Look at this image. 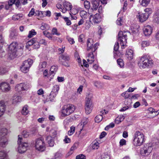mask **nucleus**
Segmentation results:
<instances>
[{
	"label": "nucleus",
	"instance_id": "obj_1",
	"mask_svg": "<svg viewBox=\"0 0 159 159\" xmlns=\"http://www.w3.org/2000/svg\"><path fill=\"white\" fill-rule=\"evenodd\" d=\"M144 142V136L143 134L139 132H137L134 135L133 140V144L135 146H140Z\"/></svg>",
	"mask_w": 159,
	"mask_h": 159
},
{
	"label": "nucleus",
	"instance_id": "obj_2",
	"mask_svg": "<svg viewBox=\"0 0 159 159\" xmlns=\"http://www.w3.org/2000/svg\"><path fill=\"white\" fill-rule=\"evenodd\" d=\"M75 110V107L73 105L69 104L65 105L62 108L61 116L63 117L68 116L73 113Z\"/></svg>",
	"mask_w": 159,
	"mask_h": 159
},
{
	"label": "nucleus",
	"instance_id": "obj_3",
	"mask_svg": "<svg viewBox=\"0 0 159 159\" xmlns=\"http://www.w3.org/2000/svg\"><path fill=\"white\" fill-rule=\"evenodd\" d=\"M22 138L20 135L18 136V143L19 145L18 151L20 153H23L27 150V148L28 146V144L27 143H21Z\"/></svg>",
	"mask_w": 159,
	"mask_h": 159
},
{
	"label": "nucleus",
	"instance_id": "obj_4",
	"mask_svg": "<svg viewBox=\"0 0 159 159\" xmlns=\"http://www.w3.org/2000/svg\"><path fill=\"white\" fill-rule=\"evenodd\" d=\"M152 63V61L150 60L146 56H143L140 59L138 62V65L140 68H145L148 64Z\"/></svg>",
	"mask_w": 159,
	"mask_h": 159
},
{
	"label": "nucleus",
	"instance_id": "obj_5",
	"mask_svg": "<svg viewBox=\"0 0 159 159\" xmlns=\"http://www.w3.org/2000/svg\"><path fill=\"white\" fill-rule=\"evenodd\" d=\"M34 146L36 150L41 152L43 151L45 149V144L43 140L40 139H37Z\"/></svg>",
	"mask_w": 159,
	"mask_h": 159
},
{
	"label": "nucleus",
	"instance_id": "obj_6",
	"mask_svg": "<svg viewBox=\"0 0 159 159\" xmlns=\"http://www.w3.org/2000/svg\"><path fill=\"white\" fill-rule=\"evenodd\" d=\"M33 61L31 59H29L25 61L20 67V69L22 71L25 73H27Z\"/></svg>",
	"mask_w": 159,
	"mask_h": 159
},
{
	"label": "nucleus",
	"instance_id": "obj_7",
	"mask_svg": "<svg viewBox=\"0 0 159 159\" xmlns=\"http://www.w3.org/2000/svg\"><path fill=\"white\" fill-rule=\"evenodd\" d=\"M93 40L92 39H89L87 41V50L88 51H91L94 52L97 49V43L93 45Z\"/></svg>",
	"mask_w": 159,
	"mask_h": 159
},
{
	"label": "nucleus",
	"instance_id": "obj_8",
	"mask_svg": "<svg viewBox=\"0 0 159 159\" xmlns=\"http://www.w3.org/2000/svg\"><path fill=\"white\" fill-rule=\"evenodd\" d=\"M29 88V85L26 84L20 83L18 84L15 87L16 91L20 92L27 90Z\"/></svg>",
	"mask_w": 159,
	"mask_h": 159
},
{
	"label": "nucleus",
	"instance_id": "obj_9",
	"mask_svg": "<svg viewBox=\"0 0 159 159\" xmlns=\"http://www.w3.org/2000/svg\"><path fill=\"white\" fill-rule=\"evenodd\" d=\"M93 105L90 99H88L86 103L85 112L87 114H90L92 111Z\"/></svg>",
	"mask_w": 159,
	"mask_h": 159
},
{
	"label": "nucleus",
	"instance_id": "obj_10",
	"mask_svg": "<svg viewBox=\"0 0 159 159\" xmlns=\"http://www.w3.org/2000/svg\"><path fill=\"white\" fill-rule=\"evenodd\" d=\"M0 89L3 92H7L11 89L9 84L6 82H2L0 84Z\"/></svg>",
	"mask_w": 159,
	"mask_h": 159
},
{
	"label": "nucleus",
	"instance_id": "obj_11",
	"mask_svg": "<svg viewBox=\"0 0 159 159\" xmlns=\"http://www.w3.org/2000/svg\"><path fill=\"white\" fill-rule=\"evenodd\" d=\"M137 17L139 19V21L141 22L146 21L148 17V15L147 13H144L143 12L138 13Z\"/></svg>",
	"mask_w": 159,
	"mask_h": 159
},
{
	"label": "nucleus",
	"instance_id": "obj_12",
	"mask_svg": "<svg viewBox=\"0 0 159 159\" xmlns=\"http://www.w3.org/2000/svg\"><path fill=\"white\" fill-rule=\"evenodd\" d=\"M17 43L16 42H13L9 46V49L11 53L15 54L17 51Z\"/></svg>",
	"mask_w": 159,
	"mask_h": 159
},
{
	"label": "nucleus",
	"instance_id": "obj_13",
	"mask_svg": "<svg viewBox=\"0 0 159 159\" xmlns=\"http://www.w3.org/2000/svg\"><path fill=\"white\" fill-rule=\"evenodd\" d=\"M152 149L151 146H147L144 148L143 151L141 152V154L143 156H148L151 152Z\"/></svg>",
	"mask_w": 159,
	"mask_h": 159
},
{
	"label": "nucleus",
	"instance_id": "obj_14",
	"mask_svg": "<svg viewBox=\"0 0 159 159\" xmlns=\"http://www.w3.org/2000/svg\"><path fill=\"white\" fill-rule=\"evenodd\" d=\"M90 19L94 23H97L101 21V18L99 14H96L94 15H91Z\"/></svg>",
	"mask_w": 159,
	"mask_h": 159
},
{
	"label": "nucleus",
	"instance_id": "obj_15",
	"mask_svg": "<svg viewBox=\"0 0 159 159\" xmlns=\"http://www.w3.org/2000/svg\"><path fill=\"white\" fill-rule=\"evenodd\" d=\"M63 5L64 7L62 10V11L63 13H65L67 11L71 10L72 8V5L68 2H64Z\"/></svg>",
	"mask_w": 159,
	"mask_h": 159
},
{
	"label": "nucleus",
	"instance_id": "obj_16",
	"mask_svg": "<svg viewBox=\"0 0 159 159\" xmlns=\"http://www.w3.org/2000/svg\"><path fill=\"white\" fill-rule=\"evenodd\" d=\"M59 89V87L57 85H56L53 87L52 90L50 94L51 98L52 99L55 97L58 93Z\"/></svg>",
	"mask_w": 159,
	"mask_h": 159
},
{
	"label": "nucleus",
	"instance_id": "obj_17",
	"mask_svg": "<svg viewBox=\"0 0 159 159\" xmlns=\"http://www.w3.org/2000/svg\"><path fill=\"white\" fill-rule=\"evenodd\" d=\"M152 29L149 25L145 26L143 29V31L144 34L146 36L150 35L152 32Z\"/></svg>",
	"mask_w": 159,
	"mask_h": 159
},
{
	"label": "nucleus",
	"instance_id": "obj_18",
	"mask_svg": "<svg viewBox=\"0 0 159 159\" xmlns=\"http://www.w3.org/2000/svg\"><path fill=\"white\" fill-rule=\"evenodd\" d=\"M5 110V103L4 101H0V117L4 113Z\"/></svg>",
	"mask_w": 159,
	"mask_h": 159
},
{
	"label": "nucleus",
	"instance_id": "obj_19",
	"mask_svg": "<svg viewBox=\"0 0 159 159\" xmlns=\"http://www.w3.org/2000/svg\"><path fill=\"white\" fill-rule=\"evenodd\" d=\"M93 52H91L89 53L88 55L87 61L89 64H92L94 61V56L93 53Z\"/></svg>",
	"mask_w": 159,
	"mask_h": 159
},
{
	"label": "nucleus",
	"instance_id": "obj_20",
	"mask_svg": "<svg viewBox=\"0 0 159 159\" xmlns=\"http://www.w3.org/2000/svg\"><path fill=\"white\" fill-rule=\"evenodd\" d=\"M70 59V57L68 56L66 54L62 55L60 57V60L62 64L64 65H66L64 63V62L66 61H68Z\"/></svg>",
	"mask_w": 159,
	"mask_h": 159
},
{
	"label": "nucleus",
	"instance_id": "obj_21",
	"mask_svg": "<svg viewBox=\"0 0 159 159\" xmlns=\"http://www.w3.org/2000/svg\"><path fill=\"white\" fill-rule=\"evenodd\" d=\"M126 56L129 59L131 60L132 59L133 57V52L131 49H128L126 51Z\"/></svg>",
	"mask_w": 159,
	"mask_h": 159
},
{
	"label": "nucleus",
	"instance_id": "obj_22",
	"mask_svg": "<svg viewBox=\"0 0 159 159\" xmlns=\"http://www.w3.org/2000/svg\"><path fill=\"white\" fill-rule=\"evenodd\" d=\"M54 138L51 136H48L46 138V140L50 146H53L54 145Z\"/></svg>",
	"mask_w": 159,
	"mask_h": 159
},
{
	"label": "nucleus",
	"instance_id": "obj_23",
	"mask_svg": "<svg viewBox=\"0 0 159 159\" xmlns=\"http://www.w3.org/2000/svg\"><path fill=\"white\" fill-rule=\"evenodd\" d=\"M127 37H123L121 38V37H120V39H118L120 41V44L121 45V46L124 47L125 46L126 43V40Z\"/></svg>",
	"mask_w": 159,
	"mask_h": 159
},
{
	"label": "nucleus",
	"instance_id": "obj_24",
	"mask_svg": "<svg viewBox=\"0 0 159 159\" xmlns=\"http://www.w3.org/2000/svg\"><path fill=\"white\" fill-rule=\"evenodd\" d=\"M140 4L143 7H146L150 2V0H139Z\"/></svg>",
	"mask_w": 159,
	"mask_h": 159
},
{
	"label": "nucleus",
	"instance_id": "obj_25",
	"mask_svg": "<svg viewBox=\"0 0 159 159\" xmlns=\"http://www.w3.org/2000/svg\"><path fill=\"white\" fill-rule=\"evenodd\" d=\"M125 118L124 116L121 115L118 116L115 120V122L116 124H118L121 121H123Z\"/></svg>",
	"mask_w": 159,
	"mask_h": 159
},
{
	"label": "nucleus",
	"instance_id": "obj_26",
	"mask_svg": "<svg viewBox=\"0 0 159 159\" xmlns=\"http://www.w3.org/2000/svg\"><path fill=\"white\" fill-rule=\"evenodd\" d=\"M29 112L28 109V107L27 106H25L23 108L21 111V113L24 115H27Z\"/></svg>",
	"mask_w": 159,
	"mask_h": 159
},
{
	"label": "nucleus",
	"instance_id": "obj_27",
	"mask_svg": "<svg viewBox=\"0 0 159 159\" xmlns=\"http://www.w3.org/2000/svg\"><path fill=\"white\" fill-rule=\"evenodd\" d=\"M154 21L155 23H159V11H157L155 13Z\"/></svg>",
	"mask_w": 159,
	"mask_h": 159
},
{
	"label": "nucleus",
	"instance_id": "obj_28",
	"mask_svg": "<svg viewBox=\"0 0 159 159\" xmlns=\"http://www.w3.org/2000/svg\"><path fill=\"white\" fill-rule=\"evenodd\" d=\"M84 8L87 10H89L90 7V3L89 1L86 0L84 1Z\"/></svg>",
	"mask_w": 159,
	"mask_h": 159
},
{
	"label": "nucleus",
	"instance_id": "obj_29",
	"mask_svg": "<svg viewBox=\"0 0 159 159\" xmlns=\"http://www.w3.org/2000/svg\"><path fill=\"white\" fill-rule=\"evenodd\" d=\"M118 39H120V37H121V38L123 37H127V34L126 32H123L122 31H120L118 34Z\"/></svg>",
	"mask_w": 159,
	"mask_h": 159
},
{
	"label": "nucleus",
	"instance_id": "obj_30",
	"mask_svg": "<svg viewBox=\"0 0 159 159\" xmlns=\"http://www.w3.org/2000/svg\"><path fill=\"white\" fill-rule=\"evenodd\" d=\"M57 70V67L55 66H52L50 69V74H54Z\"/></svg>",
	"mask_w": 159,
	"mask_h": 159
},
{
	"label": "nucleus",
	"instance_id": "obj_31",
	"mask_svg": "<svg viewBox=\"0 0 159 159\" xmlns=\"http://www.w3.org/2000/svg\"><path fill=\"white\" fill-rule=\"evenodd\" d=\"M51 34L57 35H60L61 34L60 33L58 32L56 28H53L52 29L51 31Z\"/></svg>",
	"mask_w": 159,
	"mask_h": 159
},
{
	"label": "nucleus",
	"instance_id": "obj_32",
	"mask_svg": "<svg viewBox=\"0 0 159 159\" xmlns=\"http://www.w3.org/2000/svg\"><path fill=\"white\" fill-rule=\"evenodd\" d=\"M149 44V43L146 41H142L141 44L142 47L144 48H145L148 46Z\"/></svg>",
	"mask_w": 159,
	"mask_h": 159
},
{
	"label": "nucleus",
	"instance_id": "obj_33",
	"mask_svg": "<svg viewBox=\"0 0 159 159\" xmlns=\"http://www.w3.org/2000/svg\"><path fill=\"white\" fill-rule=\"evenodd\" d=\"M102 119V116L101 115H98L95 118V122L97 123H99Z\"/></svg>",
	"mask_w": 159,
	"mask_h": 159
},
{
	"label": "nucleus",
	"instance_id": "obj_34",
	"mask_svg": "<svg viewBox=\"0 0 159 159\" xmlns=\"http://www.w3.org/2000/svg\"><path fill=\"white\" fill-rule=\"evenodd\" d=\"M34 43V39H31L30 41H28L26 43V48L29 49V46H31Z\"/></svg>",
	"mask_w": 159,
	"mask_h": 159
},
{
	"label": "nucleus",
	"instance_id": "obj_35",
	"mask_svg": "<svg viewBox=\"0 0 159 159\" xmlns=\"http://www.w3.org/2000/svg\"><path fill=\"white\" fill-rule=\"evenodd\" d=\"M75 130V127L74 126L70 127V130L68 131V134L69 135H71L74 133Z\"/></svg>",
	"mask_w": 159,
	"mask_h": 159
},
{
	"label": "nucleus",
	"instance_id": "obj_36",
	"mask_svg": "<svg viewBox=\"0 0 159 159\" xmlns=\"http://www.w3.org/2000/svg\"><path fill=\"white\" fill-rule=\"evenodd\" d=\"M17 36L16 33L15 31H11L9 33V37L11 39H13Z\"/></svg>",
	"mask_w": 159,
	"mask_h": 159
},
{
	"label": "nucleus",
	"instance_id": "obj_37",
	"mask_svg": "<svg viewBox=\"0 0 159 159\" xmlns=\"http://www.w3.org/2000/svg\"><path fill=\"white\" fill-rule=\"evenodd\" d=\"M100 3H94L92 2V9L94 10H96L98 9Z\"/></svg>",
	"mask_w": 159,
	"mask_h": 159
},
{
	"label": "nucleus",
	"instance_id": "obj_38",
	"mask_svg": "<svg viewBox=\"0 0 159 159\" xmlns=\"http://www.w3.org/2000/svg\"><path fill=\"white\" fill-rule=\"evenodd\" d=\"M43 34L49 39H52V34L46 31L43 32Z\"/></svg>",
	"mask_w": 159,
	"mask_h": 159
},
{
	"label": "nucleus",
	"instance_id": "obj_39",
	"mask_svg": "<svg viewBox=\"0 0 159 159\" xmlns=\"http://www.w3.org/2000/svg\"><path fill=\"white\" fill-rule=\"evenodd\" d=\"M117 62L118 65L121 67H122L124 66V63L123 60L121 59H119L117 60Z\"/></svg>",
	"mask_w": 159,
	"mask_h": 159
},
{
	"label": "nucleus",
	"instance_id": "obj_40",
	"mask_svg": "<svg viewBox=\"0 0 159 159\" xmlns=\"http://www.w3.org/2000/svg\"><path fill=\"white\" fill-rule=\"evenodd\" d=\"M36 34V32L34 30H32L29 32V35L28 36L29 38H31L33 36Z\"/></svg>",
	"mask_w": 159,
	"mask_h": 159
},
{
	"label": "nucleus",
	"instance_id": "obj_41",
	"mask_svg": "<svg viewBox=\"0 0 159 159\" xmlns=\"http://www.w3.org/2000/svg\"><path fill=\"white\" fill-rule=\"evenodd\" d=\"M80 15L81 17L86 18L88 14L85 11L82 10L80 12Z\"/></svg>",
	"mask_w": 159,
	"mask_h": 159
},
{
	"label": "nucleus",
	"instance_id": "obj_42",
	"mask_svg": "<svg viewBox=\"0 0 159 159\" xmlns=\"http://www.w3.org/2000/svg\"><path fill=\"white\" fill-rule=\"evenodd\" d=\"M7 131L6 129H2L0 131V135H5L7 134Z\"/></svg>",
	"mask_w": 159,
	"mask_h": 159
},
{
	"label": "nucleus",
	"instance_id": "obj_43",
	"mask_svg": "<svg viewBox=\"0 0 159 159\" xmlns=\"http://www.w3.org/2000/svg\"><path fill=\"white\" fill-rule=\"evenodd\" d=\"M143 12L147 13L148 15V16H149L150 14L152 12V9L150 8H147L144 10Z\"/></svg>",
	"mask_w": 159,
	"mask_h": 159
},
{
	"label": "nucleus",
	"instance_id": "obj_44",
	"mask_svg": "<svg viewBox=\"0 0 159 159\" xmlns=\"http://www.w3.org/2000/svg\"><path fill=\"white\" fill-rule=\"evenodd\" d=\"M76 148V145L75 144L73 145L71 148L70 151L68 152V153L69 154V155L73 153V151L75 150Z\"/></svg>",
	"mask_w": 159,
	"mask_h": 159
},
{
	"label": "nucleus",
	"instance_id": "obj_45",
	"mask_svg": "<svg viewBox=\"0 0 159 159\" xmlns=\"http://www.w3.org/2000/svg\"><path fill=\"white\" fill-rule=\"evenodd\" d=\"M6 154L3 152H0V159H6Z\"/></svg>",
	"mask_w": 159,
	"mask_h": 159
},
{
	"label": "nucleus",
	"instance_id": "obj_46",
	"mask_svg": "<svg viewBox=\"0 0 159 159\" xmlns=\"http://www.w3.org/2000/svg\"><path fill=\"white\" fill-rule=\"evenodd\" d=\"M34 14L35 10L34 8H32L28 14V16L29 17H32Z\"/></svg>",
	"mask_w": 159,
	"mask_h": 159
},
{
	"label": "nucleus",
	"instance_id": "obj_47",
	"mask_svg": "<svg viewBox=\"0 0 159 159\" xmlns=\"http://www.w3.org/2000/svg\"><path fill=\"white\" fill-rule=\"evenodd\" d=\"M98 143V142H96L95 143L93 144L92 146V148L93 149H97L99 147Z\"/></svg>",
	"mask_w": 159,
	"mask_h": 159
},
{
	"label": "nucleus",
	"instance_id": "obj_48",
	"mask_svg": "<svg viewBox=\"0 0 159 159\" xmlns=\"http://www.w3.org/2000/svg\"><path fill=\"white\" fill-rule=\"evenodd\" d=\"M64 19L65 20V21L66 22V25H70L71 24V21L69 19V18L68 17H64Z\"/></svg>",
	"mask_w": 159,
	"mask_h": 159
},
{
	"label": "nucleus",
	"instance_id": "obj_49",
	"mask_svg": "<svg viewBox=\"0 0 159 159\" xmlns=\"http://www.w3.org/2000/svg\"><path fill=\"white\" fill-rule=\"evenodd\" d=\"M52 136L53 138H55L56 137L57 133L56 131L53 130L51 131Z\"/></svg>",
	"mask_w": 159,
	"mask_h": 159
},
{
	"label": "nucleus",
	"instance_id": "obj_50",
	"mask_svg": "<svg viewBox=\"0 0 159 159\" xmlns=\"http://www.w3.org/2000/svg\"><path fill=\"white\" fill-rule=\"evenodd\" d=\"M47 63L45 61H43L39 65L40 68H45L47 66Z\"/></svg>",
	"mask_w": 159,
	"mask_h": 159
},
{
	"label": "nucleus",
	"instance_id": "obj_51",
	"mask_svg": "<svg viewBox=\"0 0 159 159\" xmlns=\"http://www.w3.org/2000/svg\"><path fill=\"white\" fill-rule=\"evenodd\" d=\"M21 97H17L13 99V103H15L16 102H20L21 101Z\"/></svg>",
	"mask_w": 159,
	"mask_h": 159
},
{
	"label": "nucleus",
	"instance_id": "obj_52",
	"mask_svg": "<svg viewBox=\"0 0 159 159\" xmlns=\"http://www.w3.org/2000/svg\"><path fill=\"white\" fill-rule=\"evenodd\" d=\"M4 43V40L1 34H0V47H2L3 43Z\"/></svg>",
	"mask_w": 159,
	"mask_h": 159
},
{
	"label": "nucleus",
	"instance_id": "obj_53",
	"mask_svg": "<svg viewBox=\"0 0 159 159\" xmlns=\"http://www.w3.org/2000/svg\"><path fill=\"white\" fill-rule=\"evenodd\" d=\"M76 159H86L85 156L81 154L77 156L76 157Z\"/></svg>",
	"mask_w": 159,
	"mask_h": 159
},
{
	"label": "nucleus",
	"instance_id": "obj_54",
	"mask_svg": "<svg viewBox=\"0 0 159 159\" xmlns=\"http://www.w3.org/2000/svg\"><path fill=\"white\" fill-rule=\"evenodd\" d=\"M126 143V141L124 139H122L120 140V146H123L125 145Z\"/></svg>",
	"mask_w": 159,
	"mask_h": 159
},
{
	"label": "nucleus",
	"instance_id": "obj_55",
	"mask_svg": "<svg viewBox=\"0 0 159 159\" xmlns=\"http://www.w3.org/2000/svg\"><path fill=\"white\" fill-rule=\"evenodd\" d=\"M119 48V44L117 42H116L114 46V50L115 51H117Z\"/></svg>",
	"mask_w": 159,
	"mask_h": 159
},
{
	"label": "nucleus",
	"instance_id": "obj_56",
	"mask_svg": "<svg viewBox=\"0 0 159 159\" xmlns=\"http://www.w3.org/2000/svg\"><path fill=\"white\" fill-rule=\"evenodd\" d=\"M84 35L83 34L80 35L79 37V41L81 42H82L84 39Z\"/></svg>",
	"mask_w": 159,
	"mask_h": 159
},
{
	"label": "nucleus",
	"instance_id": "obj_57",
	"mask_svg": "<svg viewBox=\"0 0 159 159\" xmlns=\"http://www.w3.org/2000/svg\"><path fill=\"white\" fill-rule=\"evenodd\" d=\"M64 141L66 143H69L70 142V140L69 138L67 136H66Z\"/></svg>",
	"mask_w": 159,
	"mask_h": 159
},
{
	"label": "nucleus",
	"instance_id": "obj_58",
	"mask_svg": "<svg viewBox=\"0 0 159 159\" xmlns=\"http://www.w3.org/2000/svg\"><path fill=\"white\" fill-rule=\"evenodd\" d=\"M23 136L25 138H27L29 136V134L28 132L25 131H24L22 133Z\"/></svg>",
	"mask_w": 159,
	"mask_h": 159
},
{
	"label": "nucleus",
	"instance_id": "obj_59",
	"mask_svg": "<svg viewBox=\"0 0 159 159\" xmlns=\"http://www.w3.org/2000/svg\"><path fill=\"white\" fill-rule=\"evenodd\" d=\"M114 125H115L113 123H111L105 127V129L106 130L108 129L109 128H113L114 126Z\"/></svg>",
	"mask_w": 159,
	"mask_h": 159
},
{
	"label": "nucleus",
	"instance_id": "obj_60",
	"mask_svg": "<svg viewBox=\"0 0 159 159\" xmlns=\"http://www.w3.org/2000/svg\"><path fill=\"white\" fill-rule=\"evenodd\" d=\"M122 19L121 18H119L116 21V24L119 25H122Z\"/></svg>",
	"mask_w": 159,
	"mask_h": 159
},
{
	"label": "nucleus",
	"instance_id": "obj_61",
	"mask_svg": "<svg viewBox=\"0 0 159 159\" xmlns=\"http://www.w3.org/2000/svg\"><path fill=\"white\" fill-rule=\"evenodd\" d=\"M47 25L45 23H43L40 27V29L42 30H44L46 29Z\"/></svg>",
	"mask_w": 159,
	"mask_h": 159
},
{
	"label": "nucleus",
	"instance_id": "obj_62",
	"mask_svg": "<svg viewBox=\"0 0 159 159\" xmlns=\"http://www.w3.org/2000/svg\"><path fill=\"white\" fill-rule=\"evenodd\" d=\"M14 4L17 7L20 4V0H14Z\"/></svg>",
	"mask_w": 159,
	"mask_h": 159
},
{
	"label": "nucleus",
	"instance_id": "obj_63",
	"mask_svg": "<svg viewBox=\"0 0 159 159\" xmlns=\"http://www.w3.org/2000/svg\"><path fill=\"white\" fill-rule=\"evenodd\" d=\"M101 159H110V158L107 155L105 154L102 156Z\"/></svg>",
	"mask_w": 159,
	"mask_h": 159
},
{
	"label": "nucleus",
	"instance_id": "obj_64",
	"mask_svg": "<svg viewBox=\"0 0 159 159\" xmlns=\"http://www.w3.org/2000/svg\"><path fill=\"white\" fill-rule=\"evenodd\" d=\"M34 48H38L39 47V45L38 42H36L34 41Z\"/></svg>",
	"mask_w": 159,
	"mask_h": 159
}]
</instances>
